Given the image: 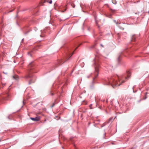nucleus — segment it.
Masks as SVG:
<instances>
[{
	"mask_svg": "<svg viewBox=\"0 0 149 149\" xmlns=\"http://www.w3.org/2000/svg\"><path fill=\"white\" fill-rule=\"evenodd\" d=\"M118 81L114 80L113 79H109L108 81L107 82V84L111 85L113 88H114L115 87L120 86L121 83H124L125 81L123 80L122 77H118Z\"/></svg>",
	"mask_w": 149,
	"mask_h": 149,
	"instance_id": "nucleus-1",
	"label": "nucleus"
},
{
	"mask_svg": "<svg viewBox=\"0 0 149 149\" xmlns=\"http://www.w3.org/2000/svg\"><path fill=\"white\" fill-rule=\"evenodd\" d=\"M94 65L95 66V71L97 72V74L95 76V78L98 75V70L97 68L98 67L99 65V64L98 63V60L96 58H95L94 60Z\"/></svg>",
	"mask_w": 149,
	"mask_h": 149,
	"instance_id": "nucleus-2",
	"label": "nucleus"
},
{
	"mask_svg": "<svg viewBox=\"0 0 149 149\" xmlns=\"http://www.w3.org/2000/svg\"><path fill=\"white\" fill-rule=\"evenodd\" d=\"M33 76L32 75L31 72H30L29 70L26 72L24 77L26 79H28L29 78H31Z\"/></svg>",
	"mask_w": 149,
	"mask_h": 149,
	"instance_id": "nucleus-3",
	"label": "nucleus"
},
{
	"mask_svg": "<svg viewBox=\"0 0 149 149\" xmlns=\"http://www.w3.org/2000/svg\"><path fill=\"white\" fill-rule=\"evenodd\" d=\"M30 119L34 121H37L40 120V117L39 116H37L35 118H30Z\"/></svg>",
	"mask_w": 149,
	"mask_h": 149,
	"instance_id": "nucleus-4",
	"label": "nucleus"
},
{
	"mask_svg": "<svg viewBox=\"0 0 149 149\" xmlns=\"http://www.w3.org/2000/svg\"><path fill=\"white\" fill-rule=\"evenodd\" d=\"M6 83L3 82L1 81V84H0V88H3V87L5 85Z\"/></svg>",
	"mask_w": 149,
	"mask_h": 149,
	"instance_id": "nucleus-5",
	"label": "nucleus"
},
{
	"mask_svg": "<svg viewBox=\"0 0 149 149\" xmlns=\"http://www.w3.org/2000/svg\"><path fill=\"white\" fill-rule=\"evenodd\" d=\"M35 81V79L33 78H31L29 81V84H31L32 83H34Z\"/></svg>",
	"mask_w": 149,
	"mask_h": 149,
	"instance_id": "nucleus-6",
	"label": "nucleus"
},
{
	"mask_svg": "<svg viewBox=\"0 0 149 149\" xmlns=\"http://www.w3.org/2000/svg\"><path fill=\"white\" fill-rule=\"evenodd\" d=\"M33 62H32L31 63H30V64H29V65H28V68H29V69H30V68H31L32 66H33Z\"/></svg>",
	"mask_w": 149,
	"mask_h": 149,
	"instance_id": "nucleus-7",
	"label": "nucleus"
},
{
	"mask_svg": "<svg viewBox=\"0 0 149 149\" xmlns=\"http://www.w3.org/2000/svg\"><path fill=\"white\" fill-rule=\"evenodd\" d=\"M13 78L15 79H18V76L17 75H15L13 76Z\"/></svg>",
	"mask_w": 149,
	"mask_h": 149,
	"instance_id": "nucleus-8",
	"label": "nucleus"
},
{
	"mask_svg": "<svg viewBox=\"0 0 149 149\" xmlns=\"http://www.w3.org/2000/svg\"><path fill=\"white\" fill-rule=\"evenodd\" d=\"M112 2L114 4H116L117 3L116 0H112Z\"/></svg>",
	"mask_w": 149,
	"mask_h": 149,
	"instance_id": "nucleus-9",
	"label": "nucleus"
},
{
	"mask_svg": "<svg viewBox=\"0 0 149 149\" xmlns=\"http://www.w3.org/2000/svg\"><path fill=\"white\" fill-rule=\"evenodd\" d=\"M71 5L73 8H74L75 7V5L73 3H72Z\"/></svg>",
	"mask_w": 149,
	"mask_h": 149,
	"instance_id": "nucleus-10",
	"label": "nucleus"
},
{
	"mask_svg": "<svg viewBox=\"0 0 149 149\" xmlns=\"http://www.w3.org/2000/svg\"><path fill=\"white\" fill-rule=\"evenodd\" d=\"M92 104H91L90 106H89V107H90V109H92Z\"/></svg>",
	"mask_w": 149,
	"mask_h": 149,
	"instance_id": "nucleus-11",
	"label": "nucleus"
},
{
	"mask_svg": "<svg viewBox=\"0 0 149 149\" xmlns=\"http://www.w3.org/2000/svg\"><path fill=\"white\" fill-rule=\"evenodd\" d=\"M48 2H49L50 4H51L52 3V0H51L49 2L48 1H47Z\"/></svg>",
	"mask_w": 149,
	"mask_h": 149,
	"instance_id": "nucleus-12",
	"label": "nucleus"
},
{
	"mask_svg": "<svg viewBox=\"0 0 149 149\" xmlns=\"http://www.w3.org/2000/svg\"><path fill=\"white\" fill-rule=\"evenodd\" d=\"M28 55H29L31 56V55L30 52H28Z\"/></svg>",
	"mask_w": 149,
	"mask_h": 149,
	"instance_id": "nucleus-13",
	"label": "nucleus"
},
{
	"mask_svg": "<svg viewBox=\"0 0 149 149\" xmlns=\"http://www.w3.org/2000/svg\"><path fill=\"white\" fill-rule=\"evenodd\" d=\"M73 53L72 54V55H71V56H70L69 57V58H67V60H68V59H69V58H70V57L72 56V55H73Z\"/></svg>",
	"mask_w": 149,
	"mask_h": 149,
	"instance_id": "nucleus-14",
	"label": "nucleus"
},
{
	"mask_svg": "<svg viewBox=\"0 0 149 149\" xmlns=\"http://www.w3.org/2000/svg\"><path fill=\"white\" fill-rule=\"evenodd\" d=\"M50 94L52 96L54 95V93H51Z\"/></svg>",
	"mask_w": 149,
	"mask_h": 149,
	"instance_id": "nucleus-15",
	"label": "nucleus"
},
{
	"mask_svg": "<svg viewBox=\"0 0 149 149\" xmlns=\"http://www.w3.org/2000/svg\"><path fill=\"white\" fill-rule=\"evenodd\" d=\"M54 104H53V105H52V106H51V107H53L54 106Z\"/></svg>",
	"mask_w": 149,
	"mask_h": 149,
	"instance_id": "nucleus-16",
	"label": "nucleus"
},
{
	"mask_svg": "<svg viewBox=\"0 0 149 149\" xmlns=\"http://www.w3.org/2000/svg\"><path fill=\"white\" fill-rule=\"evenodd\" d=\"M94 47V45H93L91 47L92 48H93Z\"/></svg>",
	"mask_w": 149,
	"mask_h": 149,
	"instance_id": "nucleus-17",
	"label": "nucleus"
},
{
	"mask_svg": "<svg viewBox=\"0 0 149 149\" xmlns=\"http://www.w3.org/2000/svg\"><path fill=\"white\" fill-rule=\"evenodd\" d=\"M101 46H102V47H103V45L102 44H101Z\"/></svg>",
	"mask_w": 149,
	"mask_h": 149,
	"instance_id": "nucleus-18",
	"label": "nucleus"
},
{
	"mask_svg": "<svg viewBox=\"0 0 149 149\" xmlns=\"http://www.w3.org/2000/svg\"><path fill=\"white\" fill-rule=\"evenodd\" d=\"M119 57H120V56H119V57H118V59H119Z\"/></svg>",
	"mask_w": 149,
	"mask_h": 149,
	"instance_id": "nucleus-19",
	"label": "nucleus"
},
{
	"mask_svg": "<svg viewBox=\"0 0 149 149\" xmlns=\"http://www.w3.org/2000/svg\"><path fill=\"white\" fill-rule=\"evenodd\" d=\"M125 78L126 79H127V77H125Z\"/></svg>",
	"mask_w": 149,
	"mask_h": 149,
	"instance_id": "nucleus-20",
	"label": "nucleus"
},
{
	"mask_svg": "<svg viewBox=\"0 0 149 149\" xmlns=\"http://www.w3.org/2000/svg\"><path fill=\"white\" fill-rule=\"evenodd\" d=\"M148 13H149V11H148Z\"/></svg>",
	"mask_w": 149,
	"mask_h": 149,
	"instance_id": "nucleus-21",
	"label": "nucleus"
},
{
	"mask_svg": "<svg viewBox=\"0 0 149 149\" xmlns=\"http://www.w3.org/2000/svg\"><path fill=\"white\" fill-rule=\"evenodd\" d=\"M40 37H42V36H41V35H40Z\"/></svg>",
	"mask_w": 149,
	"mask_h": 149,
	"instance_id": "nucleus-22",
	"label": "nucleus"
},
{
	"mask_svg": "<svg viewBox=\"0 0 149 149\" xmlns=\"http://www.w3.org/2000/svg\"><path fill=\"white\" fill-rule=\"evenodd\" d=\"M128 77H130V76H128Z\"/></svg>",
	"mask_w": 149,
	"mask_h": 149,
	"instance_id": "nucleus-23",
	"label": "nucleus"
},
{
	"mask_svg": "<svg viewBox=\"0 0 149 149\" xmlns=\"http://www.w3.org/2000/svg\"><path fill=\"white\" fill-rule=\"evenodd\" d=\"M93 80H94V78H93Z\"/></svg>",
	"mask_w": 149,
	"mask_h": 149,
	"instance_id": "nucleus-24",
	"label": "nucleus"
}]
</instances>
